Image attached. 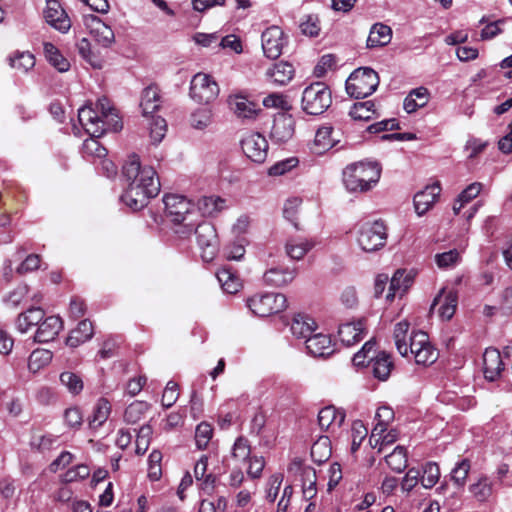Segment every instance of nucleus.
<instances>
[{
  "mask_svg": "<svg viewBox=\"0 0 512 512\" xmlns=\"http://www.w3.org/2000/svg\"><path fill=\"white\" fill-rule=\"evenodd\" d=\"M60 382L66 387L69 393L78 395L84 387L82 378L71 371H64L60 374Z\"/></svg>",
  "mask_w": 512,
  "mask_h": 512,
  "instance_id": "603ef678",
  "label": "nucleus"
},
{
  "mask_svg": "<svg viewBox=\"0 0 512 512\" xmlns=\"http://www.w3.org/2000/svg\"><path fill=\"white\" fill-rule=\"evenodd\" d=\"M440 192L441 188L438 183L428 185L423 190L417 192L413 199L416 213L419 216L424 215L437 201Z\"/></svg>",
  "mask_w": 512,
  "mask_h": 512,
  "instance_id": "6ab92c4d",
  "label": "nucleus"
},
{
  "mask_svg": "<svg viewBox=\"0 0 512 512\" xmlns=\"http://www.w3.org/2000/svg\"><path fill=\"white\" fill-rule=\"evenodd\" d=\"M428 95V89L425 87H418L411 90L404 99V110L410 114L415 112L418 108L425 106L428 101Z\"/></svg>",
  "mask_w": 512,
  "mask_h": 512,
  "instance_id": "f704fd0d",
  "label": "nucleus"
},
{
  "mask_svg": "<svg viewBox=\"0 0 512 512\" xmlns=\"http://www.w3.org/2000/svg\"><path fill=\"white\" fill-rule=\"evenodd\" d=\"M250 454L251 446L249 440L243 436H239L232 446V457L237 461L244 462L250 458Z\"/></svg>",
  "mask_w": 512,
  "mask_h": 512,
  "instance_id": "6e6d98bb",
  "label": "nucleus"
},
{
  "mask_svg": "<svg viewBox=\"0 0 512 512\" xmlns=\"http://www.w3.org/2000/svg\"><path fill=\"white\" fill-rule=\"evenodd\" d=\"M213 436V428L207 422H201L197 425L195 430V444L199 450H204L208 447L209 442Z\"/></svg>",
  "mask_w": 512,
  "mask_h": 512,
  "instance_id": "5fc2aeb1",
  "label": "nucleus"
},
{
  "mask_svg": "<svg viewBox=\"0 0 512 512\" xmlns=\"http://www.w3.org/2000/svg\"><path fill=\"white\" fill-rule=\"evenodd\" d=\"M53 354L47 349H35L29 356L28 369L32 373H37L39 370L47 366L52 360Z\"/></svg>",
  "mask_w": 512,
  "mask_h": 512,
  "instance_id": "c03bdc74",
  "label": "nucleus"
},
{
  "mask_svg": "<svg viewBox=\"0 0 512 512\" xmlns=\"http://www.w3.org/2000/svg\"><path fill=\"white\" fill-rule=\"evenodd\" d=\"M244 154L255 163H263L268 155V142L260 133H249L241 140Z\"/></svg>",
  "mask_w": 512,
  "mask_h": 512,
  "instance_id": "9d476101",
  "label": "nucleus"
},
{
  "mask_svg": "<svg viewBox=\"0 0 512 512\" xmlns=\"http://www.w3.org/2000/svg\"><path fill=\"white\" fill-rule=\"evenodd\" d=\"M225 200L220 197L206 196L199 201V209L203 214L212 215L219 212L224 207Z\"/></svg>",
  "mask_w": 512,
  "mask_h": 512,
  "instance_id": "69168bd1",
  "label": "nucleus"
},
{
  "mask_svg": "<svg viewBox=\"0 0 512 512\" xmlns=\"http://www.w3.org/2000/svg\"><path fill=\"white\" fill-rule=\"evenodd\" d=\"M219 94L217 82L208 74L197 73L190 82V96L198 103L208 104Z\"/></svg>",
  "mask_w": 512,
  "mask_h": 512,
  "instance_id": "6e6552de",
  "label": "nucleus"
},
{
  "mask_svg": "<svg viewBox=\"0 0 512 512\" xmlns=\"http://www.w3.org/2000/svg\"><path fill=\"white\" fill-rule=\"evenodd\" d=\"M148 404L143 401L131 403L125 410L124 419L127 423H136L141 416L148 410Z\"/></svg>",
  "mask_w": 512,
  "mask_h": 512,
  "instance_id": "e2e57ef3",
  "label": "nucleus"
},
{
  "mask_svg": "<svg viewBox=\"0 0 512 512\" xmlns=\"http://www.w3.org/2000/svg\"><path fill=\"white\" fill-rule=\"evenodd\" d=\"M411 279L408 275H406L404 270H397L391 280L389 285V290L386 295V299L388 301H392L397 294L402 295L410 286Z\"/></svg>",
  "mask_w": 512,
  "mask_h": 512,
  "instance_id": "c9c22d12",
  "label": "nucleus"
},
{
  "mask_svg": "<svg viewBox=\"0 0 512 512\" xmlns=\"http://www.w3.org/2000/svg\"><path fill=\"white\" fill-rule=\"evenodd\" d=\"M385 461L392 471L403 472L408 463L406 449L403 446H396L390 454L386 455Z\"/></svg>",
  "mask_w": 512,
  "mask_h": 512,
  "instance_id": "79ce46f5",
  "label": "nucleus"
},
{
  "mask_svg": "<svg viewBox=\"0 0 512 512\" xmlns=\"http://www.w3.org/2000/svg\"><path fill=\"white\" fill-rule=\"evenodd\" d=\"M296 276V269L275 267L264 273L263 279L266 284L273 286H284L293 281Z\"/></svg>",
  "mask_w": 512,
  "mask_h": 512,
  "instance_id": "c85d7f7f",
  "label": "nucleus"
},
{
  "mask_svg": "<svg viewBox=\"0 0 512 512\" xmlns=\"http://www.w3.org/2000/svg\"><path fill=\"white\" fill-rule=\"evenodd\" d=\"M247 306L253 314L267 317L282 312L287 307V299L282 293L256 294L247 299Z\"/></svg>",
  "mask_w": 512,
  "mask_h": 512,
  "instance_id": "39448f33",
  "label": "nucleus"
},
{
  "mask_svg": "<svg viewBox=\"0 0 512 512\" xmlns=\"http://www.w3.org/2000/svg\"><path fill=\"white\" fill-rule=\"evenodd\" d=\"M261 42L264 55L269 59H277L282 54L286 39L282 29L273 25L263 31Z\"/></svg>",
  "mask_w": 512,
  "mask_h": 512,
  "instance_id": "9b49d317",
  "label": "nucleus"
},
{
  "mask_svg": "<svg viewBox=\"0 0 512 512\" xmlns=\"http://www.w3.org/2000/svg\"><path fill=\"white\" fill-rule=\"evenodd\" d=\"M212 110L208 107H202L195 110L190 118L192 127L203 130L212 122Z\"/></svg>",
  "mask_w": 512,
  "mask_h": 512,
  "instance_id": "4d7b16f0",
  "label": "nucleus"
},
{
  "mask_svg": "<svg viewBox=\"0 0 512 512\" xmlns=\"http://www.w3.org/2000/svg\"><path fill=\"white\" fill-rule=\"evenodd\" d=\"M295 132V120L291 115L279 113L274 117L270 130V138L276 144H282L292 139Z\"/></svg>",
  "mask_w": 512,
  "mask_h": 512,
  "instance_id": "f8f14e48",
  "label": "nucleus"
},
{
  "mask_svg": "<svg viewBox=\"0 0 512 512\" xmlns=\"http://www.w3.org/2000/svg\"><path fill=\"white\" fill-rule=\"evenodd\" d=\"M161 103L160 90L156 85H150L143 90L140 107L145 116L156 112Z\"/></svg>",
  "mask_w": 512,
  "mask_h": 512,
  "instance_id": "cd10ccee",
  "label": "nucleus"
},
{
  "mask_svg": "<svg viewBox=\"0 0 512 512\" xmlns=\"http://www.w3.org/2000/svg\"><path fill=\"white\" fill-rule=\"evenodd\" d=\"M372 373L379 380H386L393 368L391 356L386 352H380L376 357L370 358Z\"/></svg>",
  "mask_w": 512,
  "mask_h": 512,
  "instance_id": "72a5a7b5",
  "label": "nucleus"
},
{
  "mask_svg": "<svg viewBox=\"0 0 512 512\" xmlns=\"http://www.w3.org/2000/svg\"><path fill=\"white\" fill-rule=\"evenodd\" d=\"M457 303V292L454 290L446 291L443 288L434 298L430 310L434 312L436 307H438L437 313L439 317L443 320H450L455 314Z\"/></svg>",
  "mask_w": 512,
  "mask_h": 512,
  "instance_id": "4468645a",
  "label": "nucleus"
},
{
  "mask_svg": "<svg viewBox=\"0 0 512 512\" xmlns=\"http://www.w3.org/2000/svg\"><path fill=\"white\" fill-rule=\"evenodd\" d=\"M365 333V321L346 322L339 326L338 336L340 341L346 346H352L363 339Z\"/></svg>",
  "mask_w": 512,
  "mask_h": 512,
  "instance_id": "aec40b11",
  "label": "nucleus"
},
{
  "mask_svg": "<svg viewBox=\"0 0 512 512\" xmlns=\"http://www.w3.org/2000/svg\"><path fill=\"white\" fill-rule=\"evenodd\" d=\"M307 352L314 357H326L334 352L330 336L313 334L305 340Z\"/></svg>",
  "mask_w": 512,
  "mask_h": 512,
  "instance_id": "4be33fe9",
  "label": "nucleus"
},
{
  "mask_svg": "<svg viewBox=\"0 0 512 512\" xmlns=\"http://www.w3.org/2000/svg\"><path fill=\"white\" fill-rule=\"evenodd\" d=\"M380 177L381 166L377 162L360 161L347 165L343 170V184L352 193L370 191Z\"/></svg>",
  "mask_w": 512,
  "mask_h": 512,
  "instance_id": "f03ea898",
  "label": "nucleus"
},
{
  "mask_svg": "<svg viewBox=\"0 0 512 512\" xmlns=\"http://www.w3.org/2000/svg\"><path fill=\"white\" fill-rule=\"evenodd\" d=\"M345 420V413L334 406L322 408L318 413V423L321 429L332 431L341 427Z\"/></svg>",
  "mask_w": 512,
  "mask_h": 512,
  "instance_id": "393cba45",
  "label": "nucleus"
},
{
  "mask_svg": "<svg viewBox=\"0 0 512 512\" xmlns=\"http://www.w3.org/2000/svg\"><path fill=\"white\" fill-rule=\"evenodd\" d=\"M96 108L100 112V118L104 120L107 131L117 132L122 129L123 124L115 108L111 107L107 98L97 101Z\"/></svg>",
  "mask_w": 512,
  "mask_h": 512,
  "instance_id": "5701e85b",
  "label": "nucleus"
},
{
  "mask_svg": "<svg viewBox=\"0 0 512 512\" xmlns=\"http://www.w3.org/2000/svg\"><path fill=\"white\" fill-rule=\"evenodd\" d=\"M99 137L90 136L83 143V153L89 156L97 157L99 159L105 158L107 149L100 144L97 140Z\"/></svg>",
  "mask_w": 512,
  "mask_h": 512,
  "instance_id": "0e129e2a",
  "label": "nucleus"
},
{
  "mask_svg": "<svg viewBox=\"0 0 512 512\" xmlns=\"http://www.w3.org/2000/svg\"><path fill=\"white\" fill-rule=\"evenodd\" d=\"M420 482L426 489L434 487L440 478V469L437 463L428 462L423 466V473L420 474Z\"/></svg>",
  "mask_w": 512,
  "mask_h": 512,
  "instance_id": "3c124183",
  "label": "nucleus"
},
{
  "mask_svg": "<svg viewBox=\"0 0 512 512\" xmlns=\"http://www.w3.org/2000/svg\"><path fill=\"white\" fill-rule=\"evenodd\" d=\"M316 329L313 318L306 314H297L293 317L290 330L298 339L306 340Z\"/></svg>",
  "mask_w": 512,
  "mask_h": 512,
  "instance_id": "bb28decb",
  "label": "nucleus"
},
{
  "mask_svg": "<svg viewBox=\"0 0 512 512\" xmlns=\"http://www.w3.org/2000/svg\"><path fill=\"white\" fill-rule=\"evenodd\" d=\"M59 437L51 433L40 436H33L30 441V447L39 453L49 452L59 445Z\"/></svg>",
  "mask_w": 512,
  "mask_h": 512,
  "instance_id": "a19ab883",
  "label": "nucleus"
},
{
  "mask_svg": "<svg viewBox=\"0 0 512 512\" xmlns=\"http://www.w3.org/2000/svg\"><path fill=\"white\" fill-rule=\"evenodd\" d=\"M63 328L62 319L59 316L43 317L34 335V341L48 343L53 341Z\"/></svg>",
  "mask_w": 512,
  "mask_h": 512,
  "instance_id": "dca6fc26",
  "label": "nucleus"
},
{
  "mask_svg": "<svg viewBox=\"0 0 512 512\" xmlns=\"http://www.w3.org/2000/svg\"><path fill=\"white\" fill-rule=\"evenodd\" d=\"M195 235L203 261L211 262L217 255L219 248L218 236L214 225L207 221L198 223L195 228Z\"/></svg>",
  "mask_w": 512,
  "mask_h": 512,
  "instance_id": "0eeeda50",
  "label": "nucleus"
},
{
  "mask_svg": "<svg viewBox=\"0 0 512 512\" xmlns=\"http://www.w3.org/2000/svg\"><path fill=\"white\" fill-rule=\"evenodd\" d=\"M90 33L103 47H108L114 41V32L107 24H105L99 17L92 16L90 24Z\"/></svg>",
  "mask_w": 512,
  "mask_h": 512,
  "instance_id": "a878e982",
  "label": "nucleus"
},
{
  "mask_svg": "<svg viewBox=\"0 0 512 512\" xmlns=\"http://www.w3.org/2000/svg\"><path fill=\"white\" fill-rule=\"evenodd\" d=\"M47 61L59 72H66L70 68L69 61L60 53L52 43L46 42L43 45Z\"/></svg>",
  "mask_w": 512,
  "mask_h": 512,
  "instance_id": "4c0bfd02",
  "label": "nucleus"
},
{
  "mask_svg": "<svg viewBox=\"0 0 512 512\" xmlns=\"http://www.w3.org/2000/svg\"><path fill=\"white\" fill-rule=\"evenodd\" d=\"M152 433L153 430L150 425L146 424L140 427L136 437V453L138 455H143L146 453L150 444Z\"/></svg>",
  "mask_w": 512,
  "mask_h": 512,
  "instance_id": "338daca9",
  "label": "nucleus"
},
{
  "mask_svg": "<svg viewBox=\"0 0 512 512\" xmlns=\"http://www.w3.org/2000/svg\"><path fill=\"white\" fill-rule=\"evenodd\" d=\"M379 76L370 67H359L355 69L345 83L347 93L355 98L362 99L373 94L379 86Z\"/></svg>",
  "mask_w": 512,
  "mask_h": 512,
  "instance_id": "7ed1b4c3",
  "label": "nucleus"
},
{
  "mask_svg": "<svg viewBox=\"0 0 512 512\" xmlns=\"http://www.w3.org/2000/svg\"><path fill=\"white\" fill-rule=\"evenodd\" d=\"M267 77L275 84L286 85L294 76V68L288 62H279L266 72Z\"/></svg>",
  "mask_w": 512,
  "mask_h": 512,
  "instance_id": "2f4dec72",
  "label": "nucleus"
},
{
  "mask_svg": "<svg viewBox=\"0 0 512 512\" xmlns=\"http://www.w3.org/2000/svg\"><path fill=\"white\" fill-rule=\"evenodd\" d=\"M504 371V363L500 351L496 348H487L483 354V373L486 380L496 381Z\"/></svg>",
  "mask_w": 512,
  "mask_h": 512,
  "instance_id": "f3484780",
  "label": "nucleus"
},
{
  "mask_svg": "<svg viewBox=\"0 0 512 512\" xmlns=\"http://www.w3.org/2000/svg\"><path fill=\"white\" fill-rule=\"evenodd\" d=\"M408 355L413 357L421 351L430 341L427 333L423 331H413L408 337Z\"/></svg>",
  "mask_w": 512,
  "mask_h": 512,
  "instance_id": "13d9d810",
  "label": "nucleus"
},
{
  "mask_svg": "<svg viewBox=\"0 0 512 512\" xmlns=\"http://www.w3.org/2000/svg\"><path fill=\"white\" fill-rule=\"evenodd\" d=\"M315 242L303 238H291L285 244L288 257L293 260H301L313 247Z\"/></svg>",
  "mask_w": 512,
  "mask_h": 512,
  "instance_id": "473e14b6",
  "label": "nucleus"
},
{
  "mask_svg": "<svg viewBox=\"0 0 512 512\" xmlns=\"http://www.w3.org/2000/svg\"><path fill=\"white\" fill-rule=\"evenodd\" d=\"M316 472L314 469L308 467L302 471V491L306 500H310L316 496Z\"/></svg>",
  "mask_w": 512,
  "mask_h": 512,
  "instance_id": "8fccbe9b",
  "label": "nucleus"
},
{
  "mask_svg": "<svg viewBox=\"0 0 512 512\" xmlns=\"http://www.w3.org/2000/svg\"><path fill=\"white\" fill-rule=\"evenodd\" d=\"M470 491L478 501H486L492 494V484L487 477H481L471 485Z\"/></svg>",
  "mask_w": 512,
  "mask_h": 512,
  "instance_id": "bf43d9fd",
  "label": "nucleus"
},
{
  "mask_svg": "<svg viewBox=\"0 0 512 512\" xmlns=\"http://www.w3.org/2000/svg\"><path fill=\"white\" fill-rule=\"evenodd\" d=\"M45 316V311L40 307H30L20 313L15 321L16 329L24 334L32 327L38 326Z\"/></svg>",
  "mask_w": 512,
  "mask_h": 512,
  "instance_id": "b1692460",
  "label": "nucleus"
},
{
  "mask_svg": "<svg viewBox=\"0 0 512 512\" xmlns=\"http://www.w3.org/2000/svg\"><path fill=\"white\" fill-rule=\"evenodd\" d=\"M111 413V404L110 402L105 398H100L94 409L92 416L89 420V425L91 428H99L102 426L108 419L109 415Z\"/></svg>",
  "mask_w": 512,
  "mask_h": 512,
  "instance_id": "ea45409f",
  "label": "nucleus"
},
{
  "mask_svg": "<svg viewBox=\"0 0 512 512\" xmlns=\"http://www.w3.org/2000/svg\"><path fill=\"white\" fill-rule=\"evenodd\" d=\"M10 65L12 68L26 73L35 66L34 55L30 52H17L10 57Z\"/></svg>",
  "mask_w": 512,
  "mask_h": 512,
  "instance_id": "864d4df0",
  "label": "nucleus"
},
{
  "mask_svg": "<svg viewBox=\"0 0 512 512\" xmlns=\"http://www.w3.org/2000/svg\"><path fill=\"white\" fill-rule=\"evenodd\" d=\"M332 104V93L323 82H314L302 92V110L309 115H321Z\"/></svg>",
  "mask_w": 512,
  "mask_h": 512,
  "instance_id": "20e7f679",
  "label": "nucleus"
},
{
  "mask_svg": "<svg viewBox=\"0 0 512 512\" xmlns=\"http://www.w3.org/2000/svg\"><path fill=\"white\" fill-rule=\"evenodd\" d=\"M230 109L238 118L255 119L260 109L257 105L242 95H232L228 98Z\"/></svg>",
  "mask_w": 512,
  "mask_h": 512,
  "instance_id": "412c9836",
  "label": "nucleus"
},
{
  "mask_svg": "<svg viewBox=\"0 0 512 512\" xmlns=\"http://www.w3.org/2000/svg\"><path fill=\"white\" fill-rule=\"evenodd\" d=\"M150 138L154 144L160 143L165 137L167 131V124L162 117H152L149 123Z\"/></svg>",
  "mask_w": 512,
  "mask_h": 512,
  "instance_id": "680f3d73",
  "label": "nucleus"
},
{
  "mask_svg": "<svg viewBox=\"0 0 512 512\" xmlns=\"http://www.w3.org/2000/svg\"><path fill=\"white\" fill-rule=\"evenodd\" d=\"M394 418V412L390 407H380L375 415V420L377 423L375 424L371 436L370 443H372L373 439H376L377 436H381L382 433H385L389 423Z\"/></svg>",
  "mask_w": 512,
  "mask_h": 512,
  "instance_id": "58836bf2",
  "label": "nucleus"
},
{
  "mask_svg": "<svg viewBox=\"0 0 512 512\" xmlns=\"http://www.w3.org/2000/svg\"><path fill=\"white\" fill-rule=\"evenodd\" d=\"M43 13L46 22L55 29L60 32L69 30L71 26L70 20L58 0H47Z\"/></svg>",
  "mask_w": 512,
  "mask_h": 512,
  "instance_id": "2eb2a0df",
  "label": "nucleus"
},
{
  "mask_svg": "<svg viewBox=\"0 0 512 512\" xmlns=\"http://www.w3.org/2000/svg\"><path fill=\"white\" fill-rule=\"evenodd\" d=\"M409 323L407 321H401L395 325L394 328V340L398 352L404 356H408V339L407 333L409 330Z\"/></svg>",
  "mask_w": 512,
  "mask_h": 512,
  "instance_id": "09e8293b",
  "label": "nucleus"
},
{
  "mask_svg": "<svg viewBox=\"0 0 512 512\" xmlns=\"http://www.w3.org/2000/svg\"><path fill=\"white\" fill-rule=\"evenodd\" d=\"M349 115L354 120L369 121L376 115L375 104L371 100L356 102L351 107Z\"/></svg>",
  "mask_w": 512,
  "mask_h": 512,
  "instance_id": "de8ad7c7",
  "label": "nucleus"
},
{
  "mask_svg": "<svg viewBox=\"0 0 512 512\" xmlns=\"http://www.w3.org/2000/svg\"><path fill=\"white\" fill-rule=\"evenodd\" d=\"M331 454L332 450L328 437H320L311 447V457L318 464L326 462Z\"/></svg>",
  "mask_w": 512,
  "mask_h": 512,
  "instance_id": "49530a36",
  "label": "nucleus"
},
{
  "mask_svg": "<svg viewBox=\"0 0 512 512\" xmlns=\"http://www.w3.org/2000/svg\"><path fill=\"white\" fill-rule=\"evenodd\" d=\"M462 260L461 253L458 249H451L446 252L437 253L434 256V261L437 267L441 270H448L455 268Z\"/></svg>",
  "mask_w": 512,
  "mask_h": 512,
  "instance_id": "37998d69",
  "label": "nucleus"
},
{
  "mask_svg": "<svg viewBox=\"0 0 512 512\" xmlns=\"http://www.w3.org/2000/svg\"><path fill=\"white\" fill-rule=\"evenodd\" d=\"M216 277L226 293L234 294L239 291L241 287L240 279L230 268L223 267L219 269Z\"/></svg>",
  "mask_w": 512,
  "mask_h": 512,
  "instance_id": "e433bc0d",
  "label": "nucleus"
},
{
  "mask_svg": "<svg viewBox=\"0 0 512 512\" xmlns=\"http://www.w3.org/2000/svg\"><path fill=\"white\" fill-rule=\"evenodd\" d=\"M387 239V231L382 221L366 222L358 230L357 243L365 252L381 249Z\"/></svg>",
  "mask_w": 512,
  "mask_h": 512,
  "instance_id": "423d86ee",
  "label": "nucleus"
},
{
  "mask_svg": "<svg viewBox=\"0 0 512 512\" xmlns=\"http://www.w3.org/2000/svg\"><path fill=\"white\" fill-rule=\"evenodd\" d=\"M122 177L126 189L121 195V201L134 211L141 210L149 199L160 192V181L156 171L151 166H142L136 154L128 156L122 166Z\"/></svg>",
  "mask_w": 512,
  "mask_h": 512,
  "instance_id": "f257e3e1",
  "label": "nucleus"
},
{
  "mask_svg": "<svg viewBox=\"0 0 512 512\" xmlns=\"http://www.w3.org/2000/svg\"><path fill=\"white\" fill-rule=\"evenodd\" d=\"M470 468L471 464L468 459H462L456 464V466L451 471V479L455 485L458 487L465 485Z\"/></svg>",
  "mask_w": 512,
  "mask_h": 512,
  "instance_id": "052dcab7",
  "label": "nucleus"
},
{
  "mask_svg": "<svg viewBox=\"0 0 512 512\" xmlns=\"http://www.w3.org/2000/svg\"><path fill=\"white\" fill-rule=\"evenodd\" d=\"M334 135V128L331 125L320 126L316 133L310 150L316 155H322L339 143Z\"/></svg>",
  "mask_w": 512,
  "mask_h": 512,
  "instance_id": "a211bd4d",
  "label": "nucleus"
},
{
  "mask_svg": "<svg viewBox=\"0 0 512 512\" xmlns=\"http://www.w3.org/2000/svg\"><path fill=\"white\" fill-rule=\"evenodd\" d=\"M163 202L166 215L174 224L187 221L194 214V204L183 195L166 194Z\"/></svg>",
  "mask_w": 512,
  "mask_h": 512,
  "instance_id": "1a4fd4ad",
  "label": "nucleus"
},
{
  "mask_svg": "<svg viewBox=\"0 0 512 512\" xmlns=\"http://www.w3.org/2000/svg\"><path fill=\"white\" fill-rule=\"evenodd\" d=\"M439 353L429 342L421 351L414 355L416 364L428 366L438 359Z\"/></svg>",
  "mask_w": 512,
  "mask_h": 512,
  "instance_id": "774afa93",
  "label": "nucleus"
},
{
  "mask_svg": "<svg viewBox=\"0 0 512 512\" xmlns=\"http://www.w3.org/2000/svg\"><path fill=\"white\" fill-rule=\"evenodd\" d=\"M482 183L480 182H474L467 186L457 197L454 205H453V211L457 215L459 214L460 210L464 207L465 204L472 201L474 198H476L479 193L482 190Z\"/></svg>",
  "mask_w": 512,
  "mask_h": 512,
  "instance_id": "a18cd8bd",
  "label": "nucleus"
},
{
  "mask_svg": "<svg viewBox=\"0 0 512 512\" xmlns=\"http://www.w3.org/2000/svg\"><path fill=\"white\" fill-rule=\"evenodd\" d=\"M78 120L87 134L94 137H101L107 132L105 123L98 111L91 107L84 106L78 110Z\"/></svg>",
  "mask_w": 512,
  "mask_h": 512,
  "instance_id": "ddd939ff",
  "label": "nucleus"
},
{
  "mask_svg": "<svg viewBox=\"0 0 512 512\" xmlns=\"http://www.w3.org/2000/svg\"><path fill=\"white\" fill-rule=\"evenodd\" d=\"M93 325L85 319L79 322L77 328L73 329L66 339V344L72 348L78 347L80 344L90 340L93 336Z\"/></svg>",
  "mask_w": 512,
  "mask_h": 512,
  "instance_id": "7c9ffc66",
  "label": "nucleus"
},
{
  "mask_svg": "<svg viewBox=\"0 0 512 512\" xmlns=\"http://www.w3.org/2000/svg\"><path fill=\"white\" fill-rule=\"evenodd\" d=\"M392 39V30L389 26L376 23L374 24L369 32V36L367 39V47L375 48L386 46L390 43Z\"/></svg>",
  "mask_w": 512,
  "mask_h": 512,
  "instance_id": "c756f323",
  "label": "nucleus"
}]
</instances>
